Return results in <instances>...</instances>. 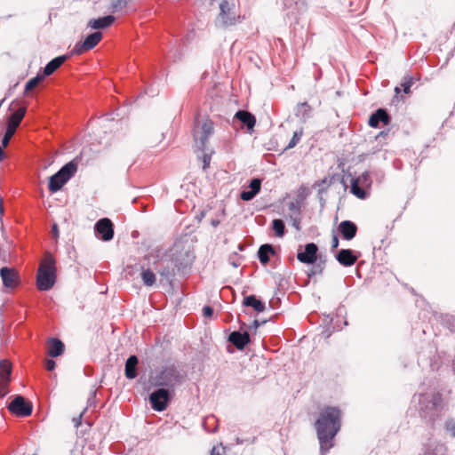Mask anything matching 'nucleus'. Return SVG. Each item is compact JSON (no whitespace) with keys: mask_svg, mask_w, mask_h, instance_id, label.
Listing matches in <instances>:
<instances>
[{"mask_svg":"<svg viewBox=\"0 0 455 455\" xmlns=\"http://www.w3.org/2000/svg\"><path fill=\"white\" fill-rule=\"evenodd\" d=\"M317 437L322 452H327L332 446V440L340 429V411L335 407L324 408L315 422Z\"/></svg>","mask_w":455,"mask_h":455,"instance_id":"nucleus-1","label":"nucleus"},{"mask_svg":"<svg viewBox=\"0 0 455 455\" xmlns=\"http://www.w3.org/2000/svg\"><path fill=\"white\" fill-rule=\"evenodd\" d=\"M55 260L47 255L41 263L37 273V288L40 291L50 290L55 283Z\"/></svg>","mask_w":455,"mask_h":455,"instance_id":"nucleus-2","label":"nucleus"},{"mask_svg":"<svg viewBox=\"0 0 455 455\" xmlns=\"http://www.w3.org/2000/svg\"><path fill=\"white\" fill-rule=\"evenodd\" d=\"M220 13L217 17V24L222 28L233 26L239 21L237 0H222L220 4Z\"/></svg>","mask_w":455,"mask_h":455,"instance_id":"nucleus-3","label":"nucleus"},{"mask_svg":"<svg viewBox=\"0 0 455 455\" xmlns=\"http://www.w3.org/2000/svg\"><path fill=\"white\" fill-rule=\"evenodd\" d=\"M182 377L174 366L164 367L158 374L153 378V384L156 387H164L166 389H172L180 385Z\"/></svg>","mask_w":455,"mask_h":455,"instance_id":"nucleus-4","label":"nucleus"},{"mask_svg":"<svg viewBox=\"0 0 455 455\" xmlns=\"http://www.w3.org/2000/svg\"><path fill=\"white\" fill-rule=\"evenodd\" d=\"M213 123L209 118L197 121L194 128V139L196 147L204 151L210 136L213 132Z\"/></svg>","mask_w":455,"mask_h":455,"instance_id":"nucleus-5","label":"nucleus"},{"mask_svg":"<svg viewBox=\"0 0 455 455\" xmlns=\"http://www.w3.org/2000/svg\"><path fill=\"white\" fill-rule=\"evenodd\" d=\"M76 172V164L74 162H69L65 164L57 173L50 178L49 190L52 193L60 190Z\"/></svg>","mask_w":455,"mask_h":455,"instance_id":"nucleus-6","label":"nucleus"},{"mask_svg":"<svg viewBox=\"0 0 455 455\" xmlns=\"http://www.w3.org/2000/svg\"><path fill=\"white\" fill-rule=\"evenodd\" d=\"M171 398V391L166 388H158L149 395L152 408L156 411H163L167 408Z\"/></svg>","mask_w":455,"mask_h":455,"instance_id":"nucleus-7","label":"nucleus"},{"mask_svg":"<svg viewBox=\"0 0 455 455\" xmlns=\"http://www.w3.org/2000/svg\"><path fill=\"white\" fill-rule=\"evenodd\" d=\"M26 113L25 108H20L17 109L9 118L7 130L3 138L2 144L4 147H7L11 138L15 133L17 127L20 125Z\"/></svg>","mask_w":455,"mask_h":455,"instance_id":"nucleus-8","label":"nucleus"},{"mask_svg":"<svg viewBox=\"0 0 455 455\" xmlns=\"http://www.w3.org/2000/svg\"><path fill=\"white\" fill-rule=\"evenodd\" d=\"M9 411L19 417H27L32 413V405L23 396H16L8 406Z\"/></svg>","mask_w":455,"mask_h":455,"instance_id":"nucleus-9","label":"nucleus"},{"mask_svg":"<svg viewBox=\"0 0 455 455\" xmlns=\"http://www.w3.org/2000/svg\"><path fill=\"white\" fill-rule=\"evenodd\" d=\"M102 34L100 32H94L89 35L84 42L76 44L72 50L73 54H81L84 52L93 49L101 40Z\"/></svg>","mask_w":455,"mask_h":455,"instance_id":"nucleus-10","label":"nucleus"},{"mask_svg":"<svg viewBox=\"0 0 455 455\" xmlns=\"http://www.w3.org/2000/svg\"><path fill=\"white\" fill-rule=\"evenodd\" d=\"M95 233L103 241H109L114 236V228L111 220L108 218L100 220L95 225Z\"/></svg>","mask_w":455,"mask_h":455,"instance_id":"nucleus-11","label":"nucleus"},{"mask_svg":"<svg viewBox=\"0 0 455 455\" xmlns=\"http://www.w3.org/2000/svg\"><path fill=\"white\" fill-rule=\"evenodd\" d=\"M0 276L2 278L4 286L6 288L13 289L19 283V274L14 268L4 267L0 269Z\"/></svg>","mask_w":455,"mask_h":455,"instance_id":"nucleus-12","label":"nucleus"},{"mask_svg":"<svg viewBox=\"0 0 455 455\" xmlns=\"http://www.w3.org/2000/svg\"><path fill=\"white\" fill-rule=\"evenodd\" d=\"M318 247L314 243H309L305 245L304 251H299L297 259L305 264H313L317 259Z\"/></svg>","mask_w":455,"mask_h":455,"instance_id":"nucleus-13","label":"nucleus"},{"mask_svg":"<svg viewBox=\"0 0 455 455\" xmlns=\"http://www.w3.org/2000/svg\"><path fill=\"white\" fill-rule=\"evenodd\" d=\"M229 341L238 349H243L250 342V335L247 331H233L229 335Z\"/></svg>","mask_w":455,"mask_h":455,"instance_id":"nucleus-14","label":"nucleus"},{"mask_svg":"<svg viewBox=\"0 0 455 455\" xmlns=\"http://www.w3.org/2000/svg\"><path fill=\"white\" fill-rule=\"evenodd\" d=\"M339 231L346 240L353 239L357 232L356 225L350 220H343L339 225Z\"/></svg>","mask_w":455,"mask_h":455,"instance_id":"nucleus-15","label":"nucleus"},{"mask_svg":"<svg viewBox=\"0 0 455 455\" xmlns=\"http://www.w3.org/2000/svg\"><path fill=\"white\" fill-rule=\"evenodd\" d=\"M336 259L339 264L344 267H350L354 265L357 260V257L353 254L351 250L348 249L340 250L337 254Z\"/></svg>","mask_w":455,"mask_h":455,"instance_id":"nucleus-16","label":"nucleus"},{"mask_svg":"<svg viewBox=\"0 0 455 455\" xmlns=\"http://www.w3.org/2000/svg\"><path fill=\"white\" fill-rule=\"evenodd\" d=\"M380 122L385 124H387L389 122V116L387 111L383 108L378 109L370 116L369 125L371 127L377 128Z\"/></svg>","mask_w":455,"mask_h":455,"instance_id":"nucleus-17","label":"nucleus"},{"mask_svg":"<svg viewBox=\"0 0 455 455\" xmlns=\"http://www.w3.org/2000/svg\"><path fill=\"white\" fill-rule=\"evenodd\" d=\"M261 181L259 179H253L250 185L249 190H244L240 196L243 201L251 200L260 190Z\"/></svg>","mask_w":455,"mask_h":455,"instance_id":"nucleus-18","label":"nucleus"},{"mask_svg":"<svg viewBox=\"0 0 455 455\" xmlns=\"http://www.w3.org/2000/svg\"><path fill=\"white\" fill-rule=\"evenodd\" d=\"M68 59L67 55H61L52 60L44 68V76L52 75Z\"/></svg>","mask_w":455,"mask_h":455,"instance_id":"nucleus-19","label":"nucleus"},{"mask_svg":"<svg viewBox=\"0 0 455 455\" xmlns=\"http://www.w3.org/2000/svg\"><path fill=\"white\" fill-rule=\"evenodd\" d=\"M115 21V17L108 15L99 19L91 20L88 22V27L93 29L106 28L109 27Z\"/></svg>","mask_w":455,"mask_h":455,"instance_id":"nucleus-20","label":"nucleus"},{"mask_svg":"<svg viewBox=\"0 0 455 455\" xmlns=\"http://www.w3.org/2000/svg\"><path fill=\"white\" fill-rule=\"evenodd\" d=\"M64 352V344L58 339H50L48 341V354L52 357L60 355Z\"/></svg>","mask_w":455,"mask_h":455,"instance_id":"nucleus-21","label":"nucleus"},{"mask_svg":"<svg viewBox=\"0 0 455 455\" xmlns=\"http://www.w3.org/2000/svg\"><path fill=\"white\" fill-rule=\"evenodd\" d=\"M312 108L307 102L299 103L295 109V116L302 122H306L311 117Z\"/></svg>","mask_w":455,"mask_h":455,"instance_id":"nucleus-22","label":"nucleus"},{"mask_svg":"<svg viewBox=\"0 0 455 455\" xmlns=\"http://www.w3.org/2000/svg\"><path fill=\"white\" fill-rule=\"evenodd\" d=\"M138 364V358L135 355H131L125 363V376L127 379H132L137 376L136 367Z\"/></svg>","mask_w":455,"mask_h":455,"instance_id":"nucleus-23","label":"nucleus"},{"mask_svg":"<svg viewBox=\"0 0 455 455\" xmlns=\"http://www.w3.org/2000/svg\"><path fill=\"white\" fill-rule=\"evenodd\" d=\"M237 119H239L249 130H252L256 124V119L253 115L247 111H238L235 114Z\"/></svg>","mask_w":455,"mask_h":455,"instance_id":"nucleus-24","label":"nucleus"},{"mask_svg":"<svg viewBox=\"0 0 455 455\" xmlns=\"http://www.w3.org/2000/svg\"><path fill=\"white\" fill-rule=\"evenodd\" d=\"M11 371V363L6 360L0 361V387L10 380Z\"/></svg>","mask_w":455,"mask_h":455,"instance_id":"nucleus-25","label":"nucleus"},{"mask_svg":"<svg viewBox=\"0 0 455 455\" xmlns=\"http://www.w3.org/2000/svg\"><path fill=\"white\" fill-rule=\"evenodd\" d=\"M243 305L253 307L254 310L259 313L263 312L266 308L265 304L256 299L254 295L245 297L243 299Z\"/></svg>","mask_w":455,"mask_h":455,"instance_id":"nucleus-26","label":"nucleus"},{"mask_svg":"<svg viewBox=\"0 0 455 455\" xmlns=\"http://www.w3.org/2000/svg\"><path fill=\"white\" fill-rule=\"evenodd\" d=\"M271 253H274V249L270 244L261 245L258 251L259 261L266 265L269 261V254Z\"/></svg>","mask_w":455,"mask_h":455,"instance_id":"nucleus-27","label":"nucleus"},{"mask_svg":"<svg viewBox=\"0 0 455 455\" xmlns=\"http://www.w3.org/2000/svg\"><path fill=\"white\" fill-rule=\"evenodd\" d=\"M351 193L360 199L366 197V189L357 183L355 179L352 180Z\"/></svg>","mask_w":455,"mask_h":455,"instance_id":"nucleus-28","label":"nucleus"},{"mask_svg":"<svg viewBox=\"0 0 455 455\" xmlns=\"http://www.w3.org/2000/svg\"><path fill=\"white\" fill-rule=\"evenodd\" d=\"M141 279L147 286H152L156 283V275L150 269H144L141 272Z\"/></svg>","mask_w":455,"mask_h":455,"instance_id":"nucleus-29","label":"nucleus"},{"mask_svg":"<svg viewBox=\"0 0 455 455\" xmlns=\"http://www.w3.org/2000/svg\"><path fill=\"white\" fill-rule=\"evenodd\" d=\"M356 182L359 183L363 188H370L371 186V180L368 172H363L360 176L355 178Z\"/></svg>","mask_w":455,"mask_h":455,"instance_id":"nucleus-30","label":"nucleus"},{"mask_svg":"<svg viewBox=\"0 0 455 455\" xmlns=\"http://www.w3.org/2000/svg\"><path fill=\"white\" fill-rule=\"evenodd\" d=\"M272 226H273V229L277 236H279V237L283 236L285 228H284V224L282 220H279V219L274 220Z\"/></svg>","mask_w":455,"mask_h":455,"instance_id":"nucleus-31","label":"nucleus"},{"mask_svg":"<svg viewBox=\"0 0 455 455\" xmlns=\"http://www.w3.org/2000/svg\"><path fill=\"white\" fill-rule=\"evenodd\" d=\"M44 78V76H41V75H37L36 76L31 78L26 84L25 91L29 92V91L33 90L35 87H36L39 84L40 82L43 81Z\"/></svg>","mask_w":455,"mask_h":455,"instance_id":"nucleus-32","label":"nucleus"},{"mask_svg":"<svg viewBox=\"0 0 455 455\" xmlns=\"http://www.w3.org/2000/svg\"><path fill=\"white\" fill-rule=\"evenodd\" d=\"M302 134H303L302 130L294 132L293 136L287 146V148H294L299 142V140L302 137Z\"/></svg>","mask_w":455,"mask_h":455,"instance_id":"nucleus-33","label":"nucleus"},{"mask_svg":"<svg viewBox=\"0 0 455 455\" xmlns=\"http://www.w3.org/2000/svg\"><path fill=\"white\" fill-rule=\"evenodd\" d=\"M412 84H413V81L411 80V78H409L401 84V86H402L404 93L410 92V89H411V86L412 85Z\"/></svg>","mask_w":455,"mask_h":455,"instance_id":"nucleus-34","label":"nucleus"},{"mask_svg":"<svg viewBox=\"0 0 455 455\" xmlns=\"http://www.w3.org/2000/svg\"><path fill=\"white\" fill-rule=\"evenodd\" d=\"M211 158H212V152L210 154L204 153V155H203V164H204L203 168L204 169H206L210 165Z\"/></svg>","mask_w":455,"mask_h":455,"instance_id":"nucleus-35","label":"nucleus"},{"mask_svg":"<svg viewBox=\"0 0 455 455\" xmlns=\"http://www.w3.org/2000/svg\"><path fill=\"white\" fill-rule=\"evenodd\" d=\"M127 4V2L125 0H117L113 4L114 10H121L124 8Z\"/></svg>","mask_w":455,"mask_h":455,"instance_id":"nucleus-36","label":"nucleus"},{"mask_svg":"<svg viewBox=\"0 0 455 455\" xmlns=\"http://www.w3.org/2000/svg\"><path fill=\"white\" fill-rule=\"evenodd\" d=\"M55 366H56V363L52 359H47L45 361V367L48 371L54 370Z\"/></svg>","mask_w":455,"mask_h":455,"instance_id":"nucleus-37","label":"nucleus"},{"mask_svg":"<svg viewBox=\"0 0 455 455\" xmlns=\"http://www.w3.org/2000/svg\"><path fill=\"white\" fill-rule=\"evenodd\" d=\"M203 314L205 317H210L213 314V310L211 307L209 306H205L204 308H203Z\"/></svg>","mask_w":455,"mask_h":455,"instance_id":"nucleus-38","label":"nucleus"},{"mask_svg":"<svg viewBox=\"0 0 455 455\" xmlns=\"http://www.w3.org/2000/svg\"><path fill=\"white\" fill-rule=\"evenodd\" d=\"M83 413H81L78 417L73 419V422L75 427L77 428L81 426Z\"/></svg>","mask_w":455,"mask_h":455,"instance_id":"nucleus-39","label":"nucleus"},{"mask_svg":"<svg viewBox=\"0 0 455 455\" xmlns=\"http://www.w3.org/2000/svg\"><path fill=\"white\" fill-rule=\"evenodd\" d=\"M338 246H339V238L336 235H334L331 239V248L336 249V248H338Z\"/></svg>","mask_w":455,"mask_h":455,"instance_id":"nucleus-40","label":"nucleus"},{"mask_svg":"<svg viewBox=\"0 0 455 455\" xmlns=\"http://www.w3.org/2000/svg\"><path fill=\"white\" fill-rule=\"evenodd\" d=\"M211 455H222L220 453V447H213L211 452Z\"/></svg>","mask_w":455,"mask_h":455,"instance_id":"nucleus-41","label":"nucleus"},{"mask_svg":"<svg viewBox=\"0 0 455 455\" xmlns=\"http://www.w3.org/2000/svg\"><path fill=\"white\" fill-rule=\"evenodd\" d=\"M52 233H53V235H54V236H55V237H58V235H59V230H58V227H57V225H56V224H54V225L52 226Z\"/></svg>","mask_w":455,"mask_h":455,"instance_id":"nucleus-42","label":"nucleus"},{"mask_svg":"<svg viewBox=\"0 0 455 455\" xmlns=\"http://www.w3.org/2000/svg\"><path fill=\"white\" fill-rule=\"evenodd\" d=\"M448 429L451 432L452 435L455 436V423L451 425V426H449Z\"/></svg>","mask_w":455,"mask_h":455,"instance_id":"nucleus-43","label":"nucleus"},{"mask_svg":"<svg viewBox=\"0 0 455 455\" xmlns=\"http://www.w3.org/2000/svg\"><path fill=\"white\" fill-rule=\"evenodd\" d=\"M3 212H4V208H3L2 199H0V216H2Z\"/></svg>","mask_w":455,"mask_h":455,"instance_id":"nucleus-44","label":"nucleus"},{"mask_svg":"<svg viewBox=\"0 0 455 455\" xmlns=\"http://www.w3.org/2000/svg\"><path fill=\"white\" fill-rule=\"evenodd\" d=\"M395 92H400V88L399 87H395Z\"/></svg>","mask_w":455,"mask_h":455,"instance_id":"nucleus-45","label":"nucleus"}]
</instances>
